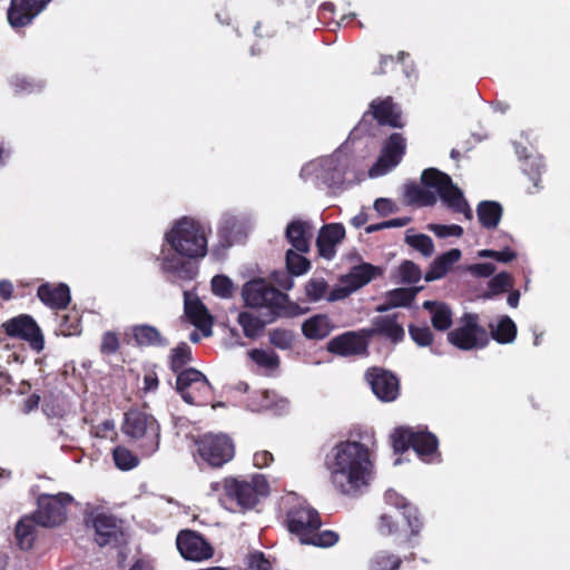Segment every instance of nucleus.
<instances>
[{
    "label": "nucleus",
    "instance_id": "obj_26",
    "mask_svg": "<svg viewBox=\"0 0 570 570\" xmlns=\"http://www.w3.org/2000/svg\"><path fill=\"white\" fill-rule=\"evenodd\" d=\"M384 499L386 504L403 510L402 514L411 528V533L413 535L419 534L422 528V522L419 518L416 508L412 507L404 497L392 489L385 492Z\"/></svg>",
    "mask_w": 570,
    "mask_h": 570
},
{
    "label": "nucleus",
    "instance_id": "obj_62",
    "mask_svg": "<svg viewBox=\"0 0 570 570\" xmlns=\"http://www.w3.org/2000/svg\"><path fill=\"white\" fill-rule=\"evenodd\" d=\"M379 531L384 535H390L396 532V524L392 515L387 513H383L381 515L379 522Z\"/></svg>",
    "mask_w": 570,
    "mask_h": 570
},
{
    "label": "nucleus",
    "instance_id": "obj_10",
    "mask_svg": "<svg viewBox=\"0 0 570 570\" xmlns=\"http://www.w3.org/2000/svg\"><path fill=\"white\" fill-rule=\"evenodd\" d=\"M196 444L199 456L215 468L229 462L235 455L234 443L225 434H205Z\"/></svg>",
    "mask_w": 570,
    "mask_h": 570
},
{
    "label": "nucleus",
    "instance_id": "obj_44",
    "mask_svg": "<svg viewBox=\"0 0 570 570\" xmlns=\"http://www.w3.org/2000/svg\"><path fill=\"white\" fill-rule=\"evenodd\" d=\"M303 253L288 249L286 253V267L291 275H302L309 269V262L302 255Z\"/></svg>",
    "mask_w": 570,
    "mask_h": 570
},
{
    "label": "nucleus",
    "instance_id": "obj_23",
    "mask_svg": "<svg viewBox=\"0 0 570 570\" xmlns=\"http://www.w3.org/2000/svg\"><path fill=\"white\" fill-rule=\"evenodd\" d=\"M247 409L256 413L268 411L279 415L287 411L288 401L275 392L257 391L249 396Z\"/></svg>",
    "mask_w": 570,
    "mask_h": 570
},
{
    "label": "nucleus",
    "instance_id": "obj_36",
    "mask_svg": "<svg viewBox=\"0 0 570 570\" xmlns=\"http://www.w3.org/2000/svg\"><path fill=\"white\" fill-rule=\"evenodd\" d=\"M402 559L387 550L375 552L368 560L367 570H399Z\"/></svg>",
    "mask_w": 570,
    "mask_h": 570
},
{
    "label": "nucleus",
    "instance_id": "obj_11",
    "mask_svg": "<svg viewBox=\"0 0 570 570\" xmlns=\"http://www.w3.org/2000/svg\"><path fill=\"white\" fill-rule=\"evenodd\" d=\"M72 502L68 493L42 494L38 499V510L33 518L42 527H57L66 519V507Z\"/></svg>",
    "mask_w": 570,
    "mask_h": 570
},
{
    "label": "nucleus",
    "instance_id": "obj_32",
    "mask_svg": "<svg viewBox=\"0 0 570 570\" xmlns=\"http://www.w3.org/2000/svg\"><path fill=\"white\" fill-rule=\"evenodd\" d=\"M515 153L519 158H524L522 170L533 181V186L538 189L540 183V174L543 168L542 157L527 153L525 147L515 145Z\"/></svg>",
    "mask_w": 570,
    "mask_h": 570
},
{
    "label": "nucleus",
    "instance_id": "obj_4",
    "mask_svg": "<svg viewBox=\"0 0 570 570\" xmlns=\"http://www.w3.org/2000/svg\"><path fill=\"white\" fill-rule=\"evenodd\" d=\"M269 492L268 482L263 474L250 478H225L210 483L209 494L218 498L219 502L229 510L246 511L253 509L261 497Z\"/></svg>",
    "mask_w": 570,
    "mask_h": 570
},
{
    "label": "nucleus",
    "instance_id": "obj_9",
    "mask_svg": "<svg viewBox=\"0 0 570 570\" xmlns=\"http://www.w3.org/2000/svg\"><path fill=\"white\" fill-rule=\"evenodd\" d=\"M244 302L249 307L278 308L285 305L287 295L263 278L249 281L242 289Z\"/></svg>",
    "mask_w": 570,
    "mask_h": 570
},
{
    "label": "nucleus",
    "instance_id": "obj_14",
    "mask_svg": "<svg viewBox=\"0 0 570 570\" xmlns=\"http://www.w3.org/2000/svg\"><path fill=\"white\" fill-rule=\"evenodd\" d=\"M287 524L292 533L296 534L301 543L311 540V534L320 529L321 519L316 510L301 505L287 514Z\"/></svg>",
    "mask_w": 570,
    "mask_h": 570
},
{
    "label": "nucleus",
    "instance_id": "obj_45",
    "mask_svg": "<svg viewBox=\"0 0 570 570\" xmlns=\"http://www.w3.org/2000/svg\"><path fill=\"white\" fill-rule=\"evenodd\" d=\"M112 455L116 466L124 471L131 470L139 463L138 458L125 446H117Z\"/></svg>",
    "mask_w": 570,
    "mask_h": 570
},
{
    "label": "nucleus",
    "instance_id": "obj_55",
    "mask_svg": "<svg viewBox=\"0 0 570 570\" xmlns=\"http://www.w3.org/2000/svg\"><path fill=\"white\" fill-rule=\"evenodd\" d=\"M17 92H35L41 89L42 85L28 77H14L11 81Z\"/></svg>",
    "mask_w": 570,
    "mask_h": 570
},
{
    "label": "nucleus",
    "instance_id": "obj_58",
    "mask_svg": "<svg viewBox=\"0 0 570 570\" xmlns=\"http://www.w3.org/2000/svg\"><path fill=\"white\" fill-rule=\"evenodd\" d=\"M353 292H355L354 287L343 281L341 285H337L328 293L327 301L335 302L344 299Z\"/></svg>",
    "mask_w": 570,
    "mask_h": 570
},
{
    "label": "nucleus",
    "instance_id": "obj_54",
    "mask_svg": "<svg viewBox=\"0 0 570 570\" xmlns=\"http://www.w3.org/2000/svg\"><path fill=\"white\" fill-rule=\"evenodd\" d=\"M478 257L494 258L500 263H509L515 259L517 253L509 247H505L502 250L481 249L478 252Z\"/></svg>",
    "mask_w": 570,
    "mask_h": 570
},
{
    "label": "nucleus",
    "instance_id": "obj_19",
    "mask_svg": "<svg viewBox=\"0 0 570 570\" xmlns=\"http://www.w3.org/2000/svg\"><path fill=\"white\" fill-rule=\"evenodd\" d=\"M184 309L187 320L202 332L203 336L212 335L213 317L196 294L184 292Z\"/></svg>",
    "mask_w": 570,
    "mask_h": 570
},
{
    "label": "nucleus",
    "instance_id": "obj_16",
    "mask_svg": "<svg viewBox=\"0 0 570 570\" xmlns=\"http://www.w3.org/2000/svg\"><path fill=\"white\" fill-rule=\"evenodd\" d=\"M177 549L183 558L191 561H203L212 558L213 547L197 532L183 530L177 535Z\"/></svg>",
    "mask_w": 570,
    "mask_h": 570
},
{
    "label": "nucleus",
    "instance_id": "obj_6",
    "mask_svg": "<svg viewBox=\"0 0 570 570\" xmlns=\"http://www.w3.org/2000/svg\"><path fill=\"white\" fill-rule=\"evenodd\" d=\"M122 431L142 456H151L158 451L160 426L153 415L140 411L127 412Z\"/></svg>",
    "mask_w": 570,
    "mask_h": 570
},
{
    "label": "nucleus",
    "instance_id": "obj_52",
    "mask_svg": "<svg viewBox=\"0 0 570 570\" xmlns=\"http://www.w3.org/2000/svg\"><path fill=\"white\" fill-rule=\"evenodd\" d=\"M338 541V534L334 531L325 530L318 532L316 530L311 534V540L306 541L305 544H314L318 547H332Z\"/></svg>",
    "mask_w": 570,
    "mask_h": 570
},
{
    "label": "nucleus",
    "instance_id": "obj_12",
    "mask_svg": "<svg viewBox=\"0 0 570 570\" xmlns=\"http://www.w3.org/2000/svg\"><path fill=\"white\" fill-rule=\"evenodd\" d=\"M462 325L448 334L451 344L461 350L482 348L489 342L487 331L478 323V316L466 314Z\"/></svg>",
    "mask_w": 570,
    "mask_h": 570
},
{
    "label": "nucleus",
    "instance_id": "obj_47",
    "mask_svg": "<svg viewBox=\"0 0 570 570\" xmlns=\"http://www.w3.org/2000/svg\"><path fill=\"white\" fill-rule=\"evenodd\" d=\"M212 291L216 296L230 298L234 294V284L229 277L216 275L212 279Z\"/></svg>",
    "mask_w": 570,
    "mask_h": 570
},
{
    "label": "nucleus",
    "instance_id": "obj_1",
    "mask_svg": "<svg viewBox=\"0 0 570 570\" xmlns=\"http://www.w3.org/2000/svg\"><path fill=\"white\" fill-rule=\"evenodd\" d=\"M209 229L200 222L183 217L176 220L165 234L160 253V266L173 279L190 281L197 275V267L184 258L197 259L207 254Z\"/></svg>",
    "mask_w": 570,
    "mask_h": 570
},
{
    "label": "nucleus",
    "instance_id": "obj_37",
    "mask_svg": "<svg viewBox=\"0 0 570 570\" xmlns=\"http://www.w3.org/2000/svg\"><path fill=\"white\" fill-rule=\"evenodd\" d=\"M490 327L492 337L501 344L511 343L515 338L517 326L509 316H502L495 325L491 324Z\"/></svg>",
    "mask_w": 570,
    "mask_h": 570
},
{
    "label": "nucleus",
    "instance_id": "obj_22",
    "mask_svg": "<svg viewBox=\"0 0 570 570\" xmlns=\"http://www.w3.org/2000/svg\"><path fill=\"white\" fill-rule=\"evenodd\" d=\"M345 237V228L342 224L331 223L324 225L317 235L316 246L320 255L325 259L334 258L336 246L342 243Z\"/></svg>",
    "mask_w": 570,
    "mask_h": 570
},
{
    "label": "nucleus",
    "instance_id": "obj_46",
    "mask_svg": "<svg viewBox=\"0 0 570 570\" xmlns=\"http://www.w3.org/2000/svg\"><path fill=\"white\" fill-rule=\"evenodd\" d=\"M405 242L416 250H419L425 257L431 256L434 253V244L430 236L424 234L411 235L406 234Z\"/></svg>",
    "mask_w": 570,
    "mask_h": 570
},
{
    "label": "nucleus",
    "instance_id": "obj_20",
    "mask_svg": "<svg viewBox=\"0 0 570 570\" xmlns=\"http://www.w3.org/2000/svg\"><path fill=\"white\" fill-rule=\"evenodd\" d=\"M50 0H11L8 9V21L13 28L29 24L48 4Z\"/></svg>",
    "mask_w": 570,
    "mask_h": 570
},
{
    "label": "nucleus",
    "instance_id": "obj_30",
    "mask_svg": "<svg viewBox=\"0 0 570 570\" xmlns=\"http://www.w3.org/2000/svg\"><path fill=\"white\" fill-rule=\"evenodd\" d=\"M503 208L494 200H482L476 206V216L482 227L495 229L501 222Z\"/></svg>",
    "mask_w": 570,
    "mask_h": 570
},
{
    "label": "nucleus",
    "instance_id": "obj_64",
    "mask_svg": "<svg viewBox=\"0 0 570 570\" xmlns=\"http://www.w3.org/2000/svg\"><path fill=\"white\" fill-rule=\"evenodd\" d=\"M271 566L268 560L262 553H253L249 557L248 570H269Z\"/></svg>",
    "mask_w": 570,
    "mask_h": 570
},
{
    "label": "nucleus",
    "instance_id": "obj_2",
    "mask_svg": "<svg viewBox=\"0 0 570 570\" xmlns=\"http://www.w3.org/2000/svg\"><path fill=\"white\" fill-rule=\"evenodd\" d=\"M332 485L342 494L356 495L374 475V452L358 441H342L326 456Z\"/></svg>",
    "mask_w": 570,
    "mask_h": 570
},
{
    "label": "nucleus",
    "instance_id": "obj_34",
    "mask_svg": "<svg viewBox=\"0 0 570 570\" xmlns=\"http://www.w3.org/2000/svg\"><path fill=\"white\" fill-rule=\"evenodd\" d=\"M423 307L431 314V322L435 330L445 331L452 325V312L444 303L426 301Z\"/></svg>",
    "mask_w": 570,
    "mask_h": 570
},
{
    "label": "nucleus",
    "instance_id": "obj_57",
    "mask_svg": "<svg viewBox=\"0 0 570 570\" xmlns=\"http://www.w3.org/2000/svg\"><path fill=\"white\" fill-rule=\"evenodd\" d=\"M238 226V218L233 214H224L220 218L218 232L225 237L229 236Z\"/></svg>",
    "mask_w": 570,
    "mask_h": 570
},
{
    "label": "nucleus",
    "instance_id": "obj_49",
    "mask_svg": "<svg viewBox=\"0 0 570 570\" xmlns=\"http://www.w3.org/2000/svg\"><path fill=\"white\" fill-rule=\"evenodd\" d=\"M327 284L323 278H312L305 285V294L312 302H317L325 297Z\"/></svg>",
    "mask_w": 570,
    "mask_h": 570
},
{
    "label": "nucleus",
    "instance_id": "obj_39",
    "mask_svg": "<svg viewBox=\"0 0 570 570\" xmlns=\"http://www.w3.org/2000/svg\"><path fill=\"white\" fill-rule=\"evenodd\" d=\"M58 326L57 335L72 336L81 333L80 317L77 312H70L63 315H57Z\"/></svg>",
    "mask_w": 570,
    "mask_h": 570
},
{
    "label": "nucleus",
    "instance_id": "obj_50",
    "mask_svg": "<svg viewBox=\"0 0 570 570\" xmlns=\"http://www.w3.org/2000/svg\"><path fill=\"white\" fill-rule=\"evenodd\" d=\"M294 335L291 331L275 328L269 332V342L279 350H288L292 347Z\"/></svg>",
    "mask_w": 570,
    "mask_h": 570
},
{
    "label": "nucleus",
    "instance_id": "obj_63",
    "mask_svg": "<svg viewBox=\"0 0 570 570\" xmlns=\"http://www.w3.org/2000/svg\"><path fill=\"white\" fill-rule=\"evenodd\" d=\"M119 347V341L115 333H105L101 342V351L104 353H115Z\"/></svg>",
    "mask_w": 570,
    "mask_h": 570
},
{
    "label": "nucleus",
    "instance_id": "obj_31",
    "mask_svg": "<svg viewBox=\"0 0 570 570\" xmlns=\"http://www.w3.org/2000/svg\"><path fill=\"white\" fill-rule=\"evenodd\" d=\"M333 331V324L326 315H314L302 324V332L308 340H323Z\"/></svg>",
    "mask_w": 570,
    "mask_h": 570
},
{
    "label": "nucleus",
    "instance_id": "obj_18",
    "mask_svg": "<svg viewBox=\"0 0 570 570\" xmlns=\"http://www.w3.org/2000/svg\"><path fill=\"white\" fill-rule=\"evenodd\" d=\"M366 380L379 400L392 402L397 397L399 380L391 372L374 367L366 372Z\"/></svg>",
    "mask_w": 570,
    "mask_h": 570
},
{
    "label": "nucleus",
    "instance_id": "obj_25",
    "mask_svg": "<svg viewBox=\"0 0 570 570\" xmlns=\"http://www.w3.org/2000/svg\"><path fill=\"white\" fill-rule=\"evenodd\" d=\"M37 295L50 308H65L70 302V291L66 284H42Z\"/></svg>",
    "mask_w": 570,
    "mask_h": 570
},
{
    "label": "nucleus",
    "instance_id": "obj_3",
    "mask_svg": "<svg viewBox=\"0 0 570 570\" xmlns=\"http://www.w3.org/2000/svg\"><path fill=\"white\" fill-rule=\"evenodd\" d=\"M421 180L423 187L416 184L405 186L404 197L409 204L431 206L439 197L449 208L463 214L466 219L473 218V212L462 190L453 184L449 175L435 168H429L422 173Z\"/></svg>",
    "mask_w": 570,
    "mask_h": 570
},
{
    "label": "nucleus",
    "instance_id": "obj_27",
    "mask_svg": "<svg viewBox=\"0 0 570 570\" xmlns=\"http://www.w3.org/2000/svg\"><path fill=\"white\" fill-rule=\"evenodd\" d=\"M366 334L370 337L374 335H383L393 342H399L404 337V330L397 323L395 316H377L373 321L371 328H365Z\"/></svg>",
    "mask_w": 570,
    "mask_h": 570
},
{
    "label": "nucleus",
    "instance_id": "obj_15",
    "mask_svg": "<svg viewBox=\"0 0 570 570\" xmlns=\"http://www.w3.org/2000/svg\"><path fill=\"white\" fill-rule=\"evenodd\" d=\"M405 151V140L401 134H393L382 148L377 161L370 168L368 176L380 177L393 169Z\"/></svg>",
    "mask_w": 570,
    "mask_h": 570
},
{
    "label": "nucleus",
    "instance_id": "obj_56",
    "mask_svg": "<svg viewBox=\"0 0 570 570\" xmlns=\"http://www.w3.org/2000/svg\"><path fill=\"white\" fill-rule=\"evenodd\" d=\"M430 230L438 237L444 238L449 236L460 237L463 234V228L459 225H430Z\"/></svg>",
    "mask_w": 570,
    "mask_h": 570
},
{
    "label": "nucleus",
    "instance_id": "obj_51",
    "mask_svg": "<svg viewBox=\"0 0 570 570\" xmlns=\"http://www.w3.org/2000/svg\"><path fill=\"white\" fill-rule=\"evenodd\" d=\"M409 333L419 346H429L433 341V334L426 325H412L409 327Z\"/></svg>",
    "mask_w": 570,
    "mask_h": 570
},
{
    "label": "nucleus",
    "instance_id": "obj_24",
    "mask_svg": "<svg viewBox=\"0 0 570 570\" xmlns=\"http://www.w3.org/2000/svg\"><path fill=\"white\" fill-rule=\"evenodd\" d=\"M314 226L308 220L294 219L285 230V236L293 248L299 253H307L311 247Z\"/></svg>",
    "mask_w": 570,
    "mask_h": 570
},
{
    "label": "nucleus",
    "instance_id": "obj_13",
    "mask_svg": "<svg viewBox=\"0 0 570 570\" xmlns=\"http://www.w3.org/2000/svg\"><path fill=\"white\" fill-rule=\"evenodd\" d=\"M9 336L24 340L36 352H41L45 347V337L41 328L29 315H19L3 324Z\"/></svg>",
    "mask_w": 570,
    "mask_h": 570
},
{
    "label": "nucleus",
    "instance_id": "obj_48",
    "mask_svg": "<svg viewBox=\"0 0 570 570\" xmlns=\"http://www.w3.org/2000/svg\"><path fill=\"white\" fill-rule=\"evenodd\" d=\"M397 276L401 283L415 284L421 279V271L413 262L405 261L400 265Z\"/></svg>",
    "mask_w": 570,
    "mask_h": 570
},
{
    "label": "nucleus",
    "instance_id": "obj_59",
    "mask_svg": "<svg viewBox=\"0 0 570 570\" xmlns=\"http://www.w3.org/2000/svg\"><path fill=\"white\" fill-rule=\"evenodd\" d=\"M466 271L478 277H489L495 272V265L492 263H479L468 266Z\"/></svg>",
    "mask_w": 570,
    "mask_h": 570
},
{
    "label": "nucleus",
    "instance_id": "obj_29",
    "mask_svg": "<svg viewBox=\"0 0 570 570\" xmlns=\"http://www.w3.org/2000/svg\"><path fill=\"white\" fill-rule=\"evenodd\" d=\"M461 250L452 248L446 253L436 257L430 266V269L425 274V281L432 282L442 278L461 258Z\"/></svg>",
    "mask_w": 570,
    "mask_h": 570
},
{
    "label": "nucleus",
    "instance_id": "obj_41",
    "mask_svg": "<svg viewBox=\"0 0 570 570\" xmlns=\"http://www.w3.org/2000/svg\"><path fill=\"white\" fill-rule=\"evenodd\" d=\"M415 296V292L409 288H396L387 293L386 304L377 307L379 312H384L389 307L406 306Z\"/></svg>",
    "mask_w": 570,
    "mask_h": 570
},
{
    "label": "nucleus",
    "instance_id": "obj_5",
    "mask_svg": "<svg viewBox=\"0 0 570 570\" xmlns=\"http://www.w3.org/2000/svg\"><path fill=\"white\" fill-rule=\"evenodd\" d=\"M352 166L347 146L343 145L333 154L306 163L299 173L304 181H312L317 186L337 188L346 181V175Z\"/></svg>",
    "mask_w": 570,
    "mask_h": 570
},
{
    "label": "nucleus",
    "instance_id": "obj_35",
    "mask_svg": "<svg viewBox=\"0 0 570 570\" xmlns=\"http://www.w3.org/2000/svg\"><path fill=\"white\" fill-rule=\"evenodd\" d=\"M37 521L33 517L22 518L16 527V539L22 550H29L33 546L37 532Z\"/></svg>",
    "mask_w": 570,
    "mask_h": 570
},
{
    "label": "nucleus",
    "instance_id": "obj_17",
    "mask_svg": "<svg viewBox=\"0 0 570 570\" xmlns=\"http://www.w3.org/2000/svg\"><path fill=\"white\" fill-rule=\"evenodd\" d=\"M368 336L365 328L358 332H346L332 338L327 348L334 354L342 356L362 355L366 352Z\"/></svg>",
    "mask_w": 570,
    "mask_h": 570
},
{
    "label": "nucleus",
    "instance_id": "obj_40",
    "mask_svg": "<svg viewBox=\"0 0 570 570\" xmlns=\"http://www.w3.org/2000/svg\"><path fill=\"white\" fill-rule=\"evenodd\" d=\"M250 360L261 368L272 372L279 365L278 355L271 350L254 348L248 352Z\"/></svg>",
    "mask_w": 570,
    "mask_h": 570
},
{
    "label": "nucleus",
    "instance_id": "obj_38",
    "mask_svg": "<svg viewBox=\"0 0 570 570\" xmlns=\"http://www.w3.org/2000/svg\"><path fill=\"white\" fill-rule=\"evenodd\" d=\"M376 271L377 268L370 264L355 266L345 276L344 283H348L356 291L372 281L376 274Z\"/></svg>",
    "mask_w": 570,
    "mask_h": 570
},
{
    "label": "nucleus",
    "instance_id": "obj_60",
    "mask_svg": "<svg viewBox=\"0 0 570 570\" xmlns=\"http://www.w3.org/2000/svg\"><path fill=\"white\" fill-rule=\"evenodd\" d=\"M92 433L97 438L107 439L115 434V423L111 420H105L92 428Z\"/></svg>",
    "mask_w": 570,
    "mask_h": 570
},
{
    "label": "nucleus",
    "instance_id": "obj_33",
    "mask_svg": "<svg viewBox=\"0 0 570 570\" xmlns=\"http://www.w3.org/2000/svg\"><path fill=\"white\" fill-rule=\"evenodd\" d=\"M132 336L139 346H167L168 341L151 325H136L131 328Z\"/></svg>",
    "mask_w": 570,
    "mask_h": 570
},
{
    "label": "nucleus",
    "instance_id": "obj_28",
    "mask_svg": "<svg viewBox=\"0 0 570 570\" xmlns=\"http://www.w3.org/2000/svg\"><path fill=\"white\" fill-rule=\"evenodd\" d=\"M375 119L381 125H389L391 127H403L401 111L397 106L393 104L391 98L381 101H373L371 105Z\"/></svg>",
    "mask_w": 570,
    "mask_h": 570
},
{
    "label": "nucleus",
    "instance_id": "obj_7",
    "mask_svg": "<svg viewBox=\"0 0 570 570\" xmlns=\"http://www.w3.org/2000/svg\"><path fill=\"white\" fill-rule=\"evenodd\" d=\"M391 440L395 452H404L413 448L417 456L429 463L439 458V441L426 429L400 426L393 431Z\"/></svg>",
    "mask_w": 570,
    "mask_h": 570
},
{
    "label": "nucleus",
    "instance_id": "obj_43",
    "mask_svg": "<svg viewBox=\"0 0 570 570\" xmlns=\"http://www.w3.org/2000/svg\"><path fill=\"white\" fill-rule=\"evenodd\" d=\"M191 362V348L186 343L178 344L170 353V367L174 372L179 373L181 368Z\"/></svg>",
    "mask_w": 570,
    "mask_h": 570
},
{
    "label": "nucleus",
    "instance_id": "obj_8",
    "mask_svg": "<svg viewBox=\"0 0 570 570\" xmlns=\"http://www.w3.org/2000/svg\"><path fill=\"white\" fill-rule=\"evenodd\" d=\"M176 387L183 400L193 405H205L212 394L206 376L196 368H186L177 374Z\"/></svg>",
    "mask_w": 570,
    "mask_h": 570
},
{
    "label": "nucleus",
    "instance_id": "obj_42",
    "mask_svg": "<svg viewBox=\"0 0 570 570\" xmlns=\"http://www.w3.org/2000/svg\"><path fill=\"white\" fill-rule=\"evenodd\" d=\"M238 323L242 326L245 336L249 338L258 336L265 327V323L249 312L239 313Z\"/></svg>",
    "mask_w": 570,
    "mask_h": 570
},
{
    "label": "nucleus",
    "instance_id": "obj_53",
    "mask_svg": "<svg viewBox=\"0 0 570 570\" xmlns=\"http://www.w3.org/2000/svg\"><path fill=\"white\" fill-rule=\"evenodd\" d=\"M513 285L512 276L505 272L499 273L489 281V291L491 294H500L511 288Z\"/></svg>",
    "mask_w": 570,
    "mask_h": 570
},
{
    "label": "nucleus",
    "instance_id": "obj_21",
    "mask_svg": "<svg viewBox=\"0 0 570 570\" xmlns=\"http://www.w3.org/2000/svg\"><path fill=\"white\" fill-rule=\"evenodd\" d=\"M91 522L95 529V541L100 547L116 543L122 535L121 524L114 515L97 513Z\"/></svg>",
    "mask_w": 570,
    "mask_h": 570
},
{
    "label": "nucleus",
    "instance_id": "obj_61",
    "mask_svg": "<svg viewBox=\"0 0 570 570\" xmlns=\"http://www.w3.org/2000/svg\"><path fill=\"white\" fill-rule=\"evenodd\" d=\"M373 207L380 216H387L397 210L396 205L389 198H377Z\"/></svg>",
    "mask_w": 570,
    "mask_h": 570
}]
</instances>
